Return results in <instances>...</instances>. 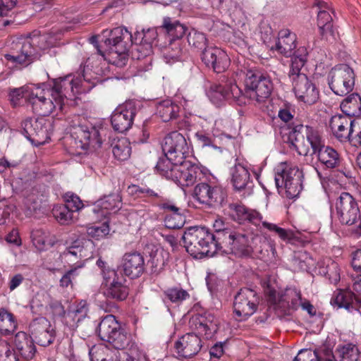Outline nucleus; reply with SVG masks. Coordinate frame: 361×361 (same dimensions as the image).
I'll list each match as a JSON object with an SVG mask.
<instances>
[{
	"instance_id": "obj_1",
	"label": "nucleus",
	"mask_w": 361,
	"mask_h": 361,
	"mask_svg": "<svg viewBox=\"0 0 361 361\" xmlns=\"http://www.w3.org/2000/svg\"><path fill=\"white\" fill-rule=\"evenodd\" d=\"M80 82V78L74 79L68 75L54 80L51 89L46 88L44 84L25 85L11 90L9 96L14 105L24 98L34 113L49 116L57 106L62 109L65 99L74 95V88H77Z\"/></svg>"
},
{
	"instance_id": "obj_2",
	"label": "nucleus",
	"mask_w": 361,
	"mask_h": 361,
	"mask_svg": "<svg viewBox=\"0 0 361 361\" xmlns=\"http://www.w3.org/2000/svg\"><path fill=\"white\" fill-rule=\"evenodd\" d=\"M239 67L236 72L238 78H244V89L243 90L226 75H222L220 79L221 83L211 85L208 92V97L210 101L216 106H221L226 100L233 99L235 103L239 106H245L248 100L247 91L248 84L247 77L248 75V67L246 63L243 65L238 59Z\"/></svg>"
},
{
	"instance_id": "obj_3",
	"label": "nucleus",
	"mask_w": 361,
	"mask_h": 361,
	"mask_svg": "<svg viewBox=\"0 0 361 361\" xmlns=\"http://www.w3.org/2000/svg\"><path fill=\"white\" fill-rule=\"evenodd\" d=\"M212 238V233L207 228L198 226L188 228L182 237L186 251L196 259L215 255Z\"/></svg>"
},
{
	"instance_id": "obj_4",
	"label": "nucleus",
	"mask_w": 361,
	"mask_h": 361,
	"mask_svg": "<svg viewBox=\"0 0 361 361\" xmlns=\"http://www.w3.org/2000/svg\"><path fill=\"white\" fill-rule=\"evenodd\" d=\"M303 172L295 164L281 162L275 168V183L278 189L284 188L286 197H297L302 190Z\"/></svg>"
},
{
	"instance_id": "obj_5",
	"label": "nucleus",
	"mask_w": 361,
	"mask_h": 361,
	"mask_svg": "<svg viewBox=\"0 0 361 361\" xmlns=\"http://www.w3.org/2000/svg\"><path fill=\"white\" fill-rule=\"evenodd\" d=\"M109 54L117 66L126 64L128 52L134 44L133 35L125 27H118L110 32L109 37L104 40Z\"/></svg>"
},
{
	"instance_id": "obj_6",
	"label": "nucleus",
	"mask_w": 361,
	"mask_h": 361,
	"mask_svg": "<svg viewBox=\"0 0 361 361\" xmlns=\"http://www.w3.org/2000/svg\"><path fill=\"white\" fill-rule=\"evenodd\" d=\"M328 83L337 95L343 96L351 92L355 85L353 70L347 64H338L329 73Z\"/></svg>"
},
{
	"instance_id": "obj_7",
	"label": "nucleus",
	"mask_w": 361,
	"mask_h": 361,
	"mask_svg": "<svg viewBox=\"0 0 361 361\" xmlns=\"http://www.w3.org/2000/svg\"><path fill=\"white\" fill-rule=\"evenodd\" d=\"M37 118H27L21 124L23 134L35 145H42L50 140L51 123L41 116Z\"/></svg>"
},
{
	"instance_id": "obj_8",
	"label": "nucleus",
	"mask_w": 361,
	"mask_h": 361,
	"mask_svg": "<svg viewBox=\"0 0 361 361\" xmlns=\"http://www.w3.org/2000/svg\"><path fill=\"white\" fill-rule=\"evenodd\" d=\"M39 39V37H34L18 41L16 44V51L5 54L4 58L13 66H27L40 58L38 49L34 47L35 43L38 42Z\"/></svg>"
},
{
	"instance_id": "obj_9",
	"label": "nucleus",
	"mask_w": 361,
	"mask_h": 361,
	"mask_svg": "<svg viewBox=\"0 0 361 361\" xmlns=\"http://www.w3.org/2000/svg\"><path fill=\"white\" fill-rule=\"evenodd\" d=\"M104 132L103 128L89 122L79 124L75 128L74 135L75 140L80 143L82 149L97 151L102 147V134Z\"/></svg>"
},
{
	"instance_id": "obj_10",
	"label": "nucleus",
	"mask_w": 361,
	"mask_h": 361,
	"mask_svg": "<svg viewBox=\"0 0 361 361\" xmlns=\"http://www.w3.org/2000/svg\"><path fill=\"white\" fill-rule=\"evenodd\" d=\"M193 195L200 203L213 208L224 206L227 200L226 191L223 188L207 183L197 184L194 188Z\"/></svg>"
},
{
	"instance_id": "obj_11",
	"label": "nucleus",
	"mask_w": 361,
	"mask_h": 361,
	"mask_svg": "<svg viewBox=\"0 0 361 361\" xmlns=\"http://www.w3.org/2000/svg\"><path fill=\"white\" fill-rule=\"evenodd\" d=\"M103 293L107 299L123 301L129 294V288L126 279L119 275L114 269L103 271Z\"/></svg>"
},
{
	"instance_id": "obj_12",
	"label": "nucleus",
	"mask_w": 361,
	"mask_h": 361,
	"mask_svg": "<svg viewBox=\"0 0 361 361\" xmlns=\"http://www.w3.org/2000/svg\"><path fill=\"white\" fill-rule=\"evenodd\" d=\"M140 111V106L133 101L126 102L117 107L111 118L114 130L118 133H124L128 130L132 126L133 119Z\"/></svg>"
},
{
	"instance_id": "obj_13",
	"label": "nucleus",
	"mask_w": 361,
	"mask_h": 361,
	"mask_svg": "<svg viewBox=\"0 0 361 361\" xmlns=\"http://www.w3.org/2000/svg\"><path fill=\"white\" fill-rule=\"evenodd\" d=\"M134 46L133 58L141 60L150 56L153 53V47L157 46L159 39L157 28L142 29L134 33Z\"/></svg>"
},
{
	"instance_id": "obj_14",
	"label": "nucleus",
	"mask_w": 361,
	"mask_h": 361,
	"mask_svg": "<svg viewBox=\"0 0 361 361\" xmlns=\"http://www.w3.org/2000/svg\"><path fill=\"white\" fill-rule=\"evenodd\" d=\"M336 216L342 224L353 225L359 219L360 207L348 192H342L336 202Z\"/></svg>"
},
{
	"instance_id": "obj_15",
	"label": "nucleus",
	"mask_w": 361,
	"mask_h": 361,
	"mask_svg": "<svg viewBox=\"0 0 361 361\" xmlns=\"http://www.w3.org/2000/svg\"><path fill=\"white\" fill-rule=\"evenodd\" d=\"M250 99L255 100L258 104H263L271 94L272 82L266 74L250 70Z\"/></svg>"
},
{
	"instance_id": "obj_16",
	"label": "nucleus",
	"mask_w": 361,
	"mask_h": 361,
	"mask_svg": "<svg viewBox=\"0 0 361 361\" xmlns=\"http://www.w3.org/2000/svg\"><path fill=\"white\" fill-rule=\"evenodd\" d=\"M203 173L199 166L190 161L183 159L180 164L175 166L171 180L181 187H188L197 180H200Z\"/></svg>"
},
{
	"instance_id": "obj_17",
	"label": "nucleus",
	"mask_w": 361,
	"mask_h": 361,
	"mask_svg": "<svg viewBox=\"0 0 361 361\" xmlns=\"http://www.w3.org/2000/svg\"><path fill=\"white\" fill-rule=\"evenodd\" d=\"M94 243L90 240L78 239L71 243L61 253V257L68 263L83 262L92 257Z\"/></svg>"
},
{
	"instance_id": "obj_18",
	"label": "nucleus",
	"mask_w": 361,
	"mask_h": 361,
	"mask_svg": "<svg viewBox=\"0 0 361 361\" xmlns=\"http://www.w3.org/2000/svg\"><path fill=\"white\" fill-rule=\"evenodd\" d=\"M161 147L164 154L178 159V162L183 161L189 153V145L185 137L177 131H173L164 137Z\"/></svg>"
},
{
	"instance_id": "obj_19",
	"label": "nucleus",
	"mask_w": 361,
	"mask_h": 361,
	"mask_svg": "<svg viewBox=\"0 0 361 361\" xmlns=\"http://www.w3.org/2000/svg\"><path fill=\"white\" fill-rule=\"evenodd\" d=\"M30 337L38 345L48 346L53 343L55 331L50 322L44 317L33 319L30 324Z\"/></svg>"
},
{
	"instance_id": "obj_20",
	"label": "nucleus",
	"mask_w": 361,
	"mask_h": 361,
	"mask_svg": "<svg viewBox=\"0 0 361 361\" xmlns=\"http://www.w3.org/2000/svg\"><path fill=\"white\" fill-rule=\"evenodd\" d=\"M296 97L307 105L315 104L319 97V92L315 85L307 75H298V80L293 82Z\"/></svg>"
},
{
	"instance_id": "obj_21",
	"label": "nucleus",
	"mask_w": 361,
	"mask_h": 361,
	"mask_svg": "<svg viewBox=\"0 0 361 361\" xmlns=\"http://www.w3.org/2000/svg\"><path fill=\"white\" fill-rule=\"evenodd\" d=\"M202 62L214 72H224L230 65V59L222 49L210 47L204 50L201 55Z\"/></svg>"
},
{
	"instance_id": "obj_22",
	"label": "nucleus",
	"mask_w": 361,
	"mask_h": 361,
	"mask_svg": "<svg viewBox=\"0 0 361 361\" xmlns=\"http://www.w3.org/2000/svg\"><path fill=\"white\" fill-rule=\"evenodd\" d=\"M329 126L333 135L341 142L350 140L356 124L347 116L336 114L331 117Z\"/></svg>"
},
{
	"instance_id": "obj_23",
	"label": "nucleus",
	"mask_w": 361,
	"mask_h": 361,
	"mask_svg": "<svg viewBox=\"0 0 361 361\" xmlns=\"http://www.w3.org/2000/svg\"><path fill=\"white\" fill-rule=\"evenodd\" d=\"M121 267L126 276L138 278L145 271L144 257L138 252H127L122 257Z\"/></svg>"
},
{
	"instance_id": "obj_24",
	"label": "nucleus",
	"mask_w": 361,
	"mask_h": 361,
	"mask_svg": "<svg viewBox=\"0 0 361 361\" xmlns=\"http://www.w3.org/2000/svg\"><path fill=\"white\" fill-rule=\"evenodd\" d=\"M201 347V340L195 334H186L175 343L176 353L183 358H189L195 355L200 350Z\"/></svg>"
},
{
	"instance_id": "obj_25",
	"label": "nucleus",
	"mask_w": 361,
	"mask_h": 361,
	"mask_svg": "<svg viewBox=\"0 0 361 361\" xmlns=\"http://www.w3.org/2000/svg\"><path fill=\"white\" fill-rule=\"evenodd\" d=\"M333 306L344 308L348 312H359L361 313V300L355 293L349 290H339L335 293L331 300Z\"/></svg>"
},
{
	"instance_id": "obj_26",
	"label": "nucleus",
	"mask_w": 361,
	"mask_h": 361,
	"mask_svg": "<svg viewBox=\"0 0 361 361\" xmlns=\"http://www.w3.org/2000/svg\"><path fill=\"white\" fill-rule=\"evenodd\" d=\"M250 222L261 229L262 227L269 231L274 232L283 241L289 242L295 238L294 232L290 229H285L276 224L262 221V214L255 209H250Z\"/></svg>"
},
{
	"instance_id": "obj_27",
	"label": "nucleus",
	"mask_w": 361,
	"mask_h": 361,
	"mask_svg": "<svg viewBox=\"0 0 361 361\" xmlns=\"http://www.w3.org/2000/svg\"><path fill=\"white\" fill-rule=\"evenodd\" d=\"M34 342L32 338L28 336L26 333L23 331L18 332L14 338L15 348L13 353L26 360L32 359L36 353Z\"/></svg>"
},
{
	"instance_id": "obj_28",
	"label": "nucleus",
	"mask_w": 361,
	"mask_h": 361,
	"mask_svg": "<svg viewBox=\"0 0 361 361\" xmlns=\"http://www.w3.org/2000/svg\"><path fill=\"white\" fill-rule=\"evenodd\" d=\"M192 328L197 329L199 334H203L207 338H212L217 331V324L214 316L209 312L196 314L190 321Z\"/></svg>"
},
{
	"instance_id": "obj_29",
	"label": "nucleus",
	"mask_w": 361,
	"mask_h": 361,
	"mask_svg": "<svg viewBox=\"0 0 361 361\" xmlns=\"http://www.w3.org/2000/svg\"><path fill=\"white\" fill-rule=\"evenodd\" d=\"M296 35L289 29H282L279 32V38L275 44V49L286 57L295 54Z\"/></svg>"
},
{
	"instance_id": "obj_30",
	"label": "nucleus",
	"mask_w": 361,
	"mask_h": 361,
	"mask_svg": "<svg viewBox=\"0 0 361 361\" xmlns=\"http://www.w3.org/2000/svg\"><path fill=\"white\" fill-rule=\"evenodd\" d=\"M316 157L319 163L325 171L340 166L342 161L340 154L335 149L329 146L320 149Z\"/></svg>"
},
{
	"instance_id": "obj_31",
	"label": "nucleus",
	"mask_w": 361,
	"mask_h": 361,
	"mask_svg": "<svg viewBox=\"0 0 361 361\" xmlns=\"http://www.w3.org/2000/svg\"><path fill=\"white\" fill-rule=\"evenodd\" d=\"M232 237L229 251L238 257L248 256V237L246 231H235Z\"/></svg>"
},
{
	"instance_id": "obj_32",
	"label": "nucleus",
	"mask_w": 361,
	"mask_h": 361,
	"mask_svg": "<svg viewBox=\"0 0 361 361\" xmlns=\"http://www.w3.org/2000/svg\"><path fill=\"white\" fill-rule=\"evenodd\" d=\"M180 110V107L171 99L162 100L156 106V114L164 122L177 118Z\"/></svg>"
},
{
	"instance_id": "obj_33",
	"label": "nucleus",
	"mask_w": 361,
	"mask_h": 361,
	"mask_svg": "<svg viewBox=\"0 0 361 361\" xmlns=\"http://www.w3.org/2000/svg\"><path fill=\"white\" fill-rule=\"evenodd\" d=\"M231 182L235 191L244 190L248 183V169L243 164L238 163L231 168Z\"/></svg>"
},
{
	"instance_id": "obj_34",
	"label": "nucleus",
	"mask_w": 361,
	"mask_h": 361,
	"mask_svg": "<svg viewBox=\"0 0 361 361\" xmlns=\"http://www.w3.org/2000/svg\"><path fill=\"white\" fill-rule=\"evenodd\" d=\"M159 29L165 30L168 40L179 41L185 35L187 27L178 20L166 17L164 18L163 24Z\"/></svg>"
},
{
	"instance_id": "obj_35",
	"label": "nucleus",
	"mask_w": 361,
	"mask_h": 361,
	"mask_svg": "<svg viewBox=\"0 0 361 361\" xmlns=\"http://www.w3.org/2000/svg\"><path fill=\"white\" fill-rule=\"evenodd\" d=\"M318 272L329 279L331 283L336 284L341 279L338 264L330 258L318 263Z\"/></svg>"
},
{
	"instance_id": "obj_36",
	"label": "nucleus",
	"mask_w": 361,
	"mask_h": 361,
	"mask_svg": "<svg viewBox=\"0 0 361 361\" xmlns=\"http://www.w3.org/2000/svg\"><path fill=\"white\" fill-rule=\"evenodd\" d=\"M121 327L120 324L112 314L105 316L98 325V335L101 340L106 341Z\"/></svg>"
},
{
	"instance_id": "obj_37",
	"label": "nucleus",
	"mask_w": 361,
	"mask_h": 361,
	"mask_svg": "<svg viewBox=\"0 0 361 361\" xmlns=\"http://www.w3.org/2000/svg\"><path fill=\"white\" fill-rule=\"evenodd\" d=\"M341 109L350 118L361 115V97L357 93L351 94L341 102Z\"/></svg>"
},
{
	"instance_id": "obj_38",
	"label": "nucleus",
	"mask_w": 361,
	"mask_h": 361,
	"mask_svg": "<svg viewBox=\"0 0 361 361\" xmlns=\"http://www.w3.org/2000/svg\"><path fill=\"white\" fill-rule=\"evenodd\" d=\"M84 267L83 262L74 263L71 265L70 269L66 271L61 276L59 281V286L63 288H73V285L76 283L78 278L82 274Z\"/></svg>"
},
{
	"instance_id": "obj_39",
	"label": "nucleus",
	"mask_w": 361,
	"mask_h": 361,
	"mask_svg": "<svg viewBox=\"0 0 361 361\" xmlns=\"http://www.w3.org/2000/svg\"><path fill=\"white\" fill-rule=\"evenodd\" d=\"M177 160L178 159L164 154V156L159 159L155 169L160 175L171 180L175 166L180 163V161L178 162Z\"/></svg>"
},
{
	"instance_id": "obj_40",
	"label": "nucleus",
	"mask_w": 361,
	"mask_h": 361,
	"mask_svg": "<svg viewBox=\"0 0 361 361\" xmlns=\"http://www.w3.org/2000/svg\"><path fill=\"white\" fill-rule=\"evenodd\" d=\"M233 233L234 231L229 228L216 233H212V237H213L212 243L215 245V255L219 251L227 252L225 248L228 249L229 245H231Z\"/></svg>"
},
{
	"instance_id": "obj_41",
	"label": "nucleus",
	"mask_w": 361,
	"mask_h": 361,
	"mask_svg": "<svg viewBox=\"0 0 361 361\" xmlns=\"http://www.w3.org/2000/svg\"><path fill=\"white\" fill-rule=\"evenodd\" d=\"M291 58V65L289 71V77L292 82L298 80V75H306L304 73H300L301 68L304 66L307 61V54L305 50L298 49L295 54H293Z\"/></svg>"
},
{
	"instance_id": "obj_42",
	"label": "nucleus",
	"mask_w": 361,
	"mask_h": 361,
	"mask_svg": "<svg viewBox=\"0 0 361 361\" xmlns=\"http://www.w3.org/2000/svg\"><path fill=\"white\" fill-rule=\"evenodd\" d=\"M106 342L118 350L125 349L130 346V350H131L133 346V343H131L130 336L121 327L117 329Z\"/></svg>"
},
{
	"instance_id": "obj_43",
	"label": "nucleus",
	"mask_w": 361,
	"mask_h": 361,
	"mask_svg": "<svg viewBox=\"0 0 361 361\" xmlns=\"http://www.w3.org/2000/svg\"><path fill=\"white\" fill-rule=\"evenodd\" d=\"M248 289L243 288L240 290L235 296L233 302L234 314L236 317H246L247 316V307H248V300L247 298V292Z\"/></svg>"
},
{
	"instance_id": "obj_44",
	"label": "nucleus",
	"mask_w": 361,
	"mask_h": 361,
	"mask_svg": "<svg viewBox=\"0 0 361 361\" xmlns=\"http://www.w3.org/2000/svg\"><path fill=\"white\" fill-rule=\"evenodd\" d=\"M128 139L118 140L112 145V152L114 157L119 161L127 160L131 154V147Z\"/></svg>"
},
{
	"instance_id": "obj_45",
	"label": "nucleus",
	"mask_w": 361,
	"mask_h": 361,
	"mask_svg": "<svg viewBox=\"0 0 361 361\" xmlns=\"http://www.w3.org/2000/svg\"><path fill=\"white\" fill-rule=\"evenodd\" d=\"M17 324L12 313L4 309L0 310V332L4 335L13 334Z\"/></svg>"
},
{
	"instance_id": "obj_46",
	"label": "nucleus",
	"mask_w": 361,
	"mask_h": 361,
	"mask_svg": "<svg viewBox=\"0 0 361 361\" xmlns=\"http://www.w3.org/2000/svg\"><path fill=\"white\" fill-rule=\"evenodd\" d=\"M307 140L310 143L312 152V154L316 155L320 149L324 148V140L319 133L312 127L305 126Z\"/></svg>"
},
{
	"instance_id": "obj_47",
	"label": "nucleus",
	"mask_w": 361,
	"mask_h": 361,
	"mask_svg": "<svg viewBox=\"0 0 361 361\" xmlns=\"http://www.w3.org/2000/svg\"><path fill=\"white\" fill-rule=\"evenodd\" d=\"M187 40L190 46L201 50L202 52L208 47L207 46V40L205 35L196 30L192 29L188 32Z\"/></svg>"
},
{
	"instance_id": "obj_48",
	"label": "nucleus",
	"mask_w": 361,
	"mask_h": 361,
	"mask_svg": "<svg viewBox=\"0 0 361 361\" xmlns=\"http://www.w3.org/2000/svg\"><path fill=\"white\" fill-rule=\"evenodd\" d=\"M52 213L61 224H69L73 221V213L64 204L54 206Z\"/></svg>"
},
{
	"instance_id": "obj_49",
	"label": "nucleus",
	"mask_w": 361,
	"mask_h": 361,
	"mask_svg": "<svg viewBox=\"0 0 361 361\" xmlns=\"http://www.w3.org/2000/svg\"><path fill=\"white\" fill-rule=\"evenodd\" d=\"M164 293L167 299L177 305L182 303L190 298L188 292L180 287L168 288Z\"/></svg>"
},
{
	"instance_id": "obj_50",
	"label": "nucleus",
	"mask_w": 361,
	"mask_h": 361,
	"mask_svg": "<svg viewBox=\"0 0 361 361\" xmlns=\"http://www.w3.org/2000/svg\"><path fill=\"white\" fill-rule=\"evenodd\" d=\"M288 310L296 311L300 308V305L304 298L302 297L301 291L296 288H290L286 293Z\"/></svg>"
},
{
	"instance_id": "obj_51",
	"label": "nucleus",
	"mask_w": 361,
	"mask_h": 361,
	"mask_svg": "<svg viewBox=\"0 0 361 361\" xmlns=\"http://www.w3.org/2000/svg\"><path fill=\"white\" fill-rule=\"evenodd\" d=\"M230 216L240 224H245L248 220V210L245 205L238 203L229 204Z\"/></svg>"
},
{
	"instance_id": "obj_52",
	"label": "nucleus",
	"mask_w": 361,
	"mask_h": 361,
	"mask_svg": "<svg viewBox=\"0 0 361 361\" xmlns=\"http://www.w3.org/2000/svg\"><path fill=\"white\" fill-rule=\"evenodd\" d=\"M305 128V126L302 124H298L291 128L287 135V142L298 149L300 143L304 140L302 131Z\"/></svg>"
},
{
	"instance_id": "obj_53",
	"label": "nucleus",
	"mask_w": 361,
	"mask_h": 361,
	"mask_svg": "<svg viewBox=\"0 0 361 361\" xmlns=\"http://www.w3.org/2000/svg\"><path fill=\"white\" fill-rule=\"evenodd\" d=\"M341 361H357L359 350L357 347L353 343H347L338 349Z\"/></svg>"
},
{
	"instance_id": "obj_54",
	"label": "nucleus",
	"mask_w": 361,
	"mask_h": 361,
	"mask_svg": "<svg viewBox=\"0 0 361 361\" xmlns=\"http://www.w3.org/2000/svg\"><path fill=\"white\" fill-rule=\"evenodd\" d=\"M32 239L34 245L38 250H43L47 245H51V240L48 233L42 230H37L32 232Z\"/></svg>"
},
{
	"instance_id": "obj_55",
	"label": "nucleus",
	"mask_w": 361,
	"mask_h": 361,
	"mask_svg": "<svg viewBox=\"0 0 361 361\" xmlns=\"http://www.w3.org/2000/svg\"><path fill=\"white\" fill-rule=\"evenodd\" d=\"M91 361H118L116 353L107 347L97 350L93 355L90 353Z\"/></svg>"
},
{
	"instance_id": "obj_56",
	"label": "nucleus",
	"mask_w": 361,
	"mask_h": 361,
	"mask_svg": "<svg viewBox=\"0 0 361 361\" xmlns=\"http://www.w3.org/2000/svg\"><path fill=\"white\" fill-rule=\"evenodd\" d=\"M185 222V216L180 212L174 214H167L164 219V225L170 229L181 228Z\"/></svg>"
},
{
	"instance_id": "obj_57",
	"label": "nucleus",
	"mask_w": 361,
	"mask_h": 361,
	"mask_svg": "<svg viewBox=\"0 0 361 361\" xmlns=\"http://www.w3.org/2000/svg\"><path fill=\"white\" fill-rule=\"evenodd\" d=\"M97 206L104 210L118 209L121 207V201L116 195L105 196L97 201Z\"/></svg>"
},
{
	"instance_id": "obj_58",
	"label": "nucleus",
	"mask_w": 361,
	"mask_h": 361,
	"mask_svg": "<svg viewBox=\"0 0 361 361\" xmlns=\"http://www.w3.org/2000/svg\"><path fill=\"white\" fill-rule=\"evenodd\" d=\"M109 233V227L107 222L99 225H94L87 228V233L90 237L99 240L105 237Z\"/></svg>"
},
{
	"instance_id": "obj_59",
	"label": "nucleus",
	"mask_w": 361,
	"mask_h": 361,
	"mask_svg": "<svg viewBox=\"0 0 361 361\" xmlns=\"http://www.w3.org/2000/svg\"><path fill=\"white\" fill-rule=\"evenodd\" d=\"M169 41V44L163 46L164 48V55L166 59H178L182 52L180 41ZM160 46L162 47L161 44Z\"/></svg>"
},
{
	"instance_id": "obj_60",
	"label": "nucleus",
	"mask_w": 361,
	"mask_h": 361,
	"mask_svg": "<svg viewBox=\"0 0 361 361\" xmlns=\"http://www.w3.org/2000/svg\"><path fill=\"white\" fill-rule=\"evenodd\" d=\"M0 361H19V357L11 350L8 343L5 340H0Z\"/></svg>"
},
{
	"instance_id": "obj_61",
	"label": "nucleus",
	"mask_w": 361,
	"mask_h": 361,
	"mask_svg": "<svg viewBox=\"0 0 361 361\" xmlns=\"http://www.w3.org/2000/svg\"><path fill=\"white\" fill-rule=\"evenodd\" d=\"M293 361H321L319 353L311 349L300 350Z\"/></svg>"
},
{
	"instance_id": "obj_62",
	"label": "nucleus",
	"mask_w": 361,
	"mask_h": 361,
	"mask_svg": "<svg viewBox=\"0 0 361 361\" xmlns=\"http://www.w3.org/2000/svg\"><path fill=\"white\" fill-rule=\"evenodd\" d=\"M319 34L322 38L329 43H333L336 40L338 32L334 29L333 24H327V25L319 27Z\"/></svg>"
},
{
	"instance_id": "obj_63",
	"label": "nucleus",
	"mask_w": 361,
	"mask_h": 361,
	"mask_svg": "<svg viewBox=\"0 0 361 361\" xmlns=\"http://www.w3.org/2000/svg\"><path fill=\"white\" fill-rule=\"evenodd\" d=\"M64 205L68 207L73 214L83 207V204L80 197L73 194L67 197L66 203Z\"/></svg>"
},
{
	"instance_id": "obj_64",
	"label": "nucleus",
	"mask_w": 361,
	"mask_h": 361,
	"mask_svg": "<svg viewBox=\"0 0 361 361\" xmlns=\"http://www.w3.org/2000/svg\"><path fill=\"white\" fill-rule=\"evenodd\" d=\"M129 192L132 194L143 195L145 197H159L158 193L147 187H140L133 185L128 187Z\"/></svg>"
}]
</instances>
